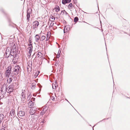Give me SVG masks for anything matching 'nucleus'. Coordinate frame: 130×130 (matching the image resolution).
I'll return each mask as SVG.
<instances>
[{
	"label": "nucleus",
	"mask_w": 130,
	"mask_h": 130,
	"mask_svg": "<svg viewBox=\"0 0 130 130\" xmlns=\"http://www.w3.org/2000/svg\"><path fill=\"white\" fill-rule=\"evenodd\" d=\"M55 20L54 17L53 16H50V20L51 21H53Z\"/></svg>",
	"instance_id": "obj_18"
},
{
	"label": "nucleus",
	"mask_w": 130,
	"mask_h": 130,
	"mask_svg": "<svg viewBox=\"0 0 130 130\" xmlns=\"http://www.w3.org/2000/svg\"><path fill=\"white\" fill-rule=\"evenodd\" d=\"M45 38V36H42L41 38L40 39V41H43L44 40Z\"/></svg>",
	"instance_id": "obj_21"
},
{
	"label": "nucleus",
	"mask_w": 130,
	"mask_h": 130,
	"mask_svg": "<svg viewBox=\"0 0 130 130\" xmlns=\"http://www.w3.org/2000/svg\"><path fill=\"white\" fill-rule=\"evenodd\" d=\"M61 52V50H60L59 49V50L58 52V53L57 55V58H59V57L60 56V54Z\"/></svg>",
	"instance_id": "obj_22"
},
{
	"label": "nucleus",
	"mask_w": 130,
	"mask_h": 130,
	"mask_svg": "<svg viewBox=\"0 0 130 130\" xmlns=\"http://www.w3.org/2000/svg\"><path fill=\"white\" fill-rule=\"evenodd\" d=\"M51 35V34L50 32H47V36L46 37V40H47L50 38Z\"/></svg>",
	"instance_id": "obj_12"
},
{
	"label": "nucleus",
	"mask_w": 130,
	"mask_h": 130,
	"mask_svg": "<svg viewBox=\"0 0 130 130\" xmlns=\"http://www.w3.org/2000/svg\"><path fill=\"white\" fill-rule=\"evenodd\" d=\"M4 86L3 85V86H2V91L3 92V91L4 90H6V87L4 88Z\"/></svg>",
	"instance_id": "obj_24"
},
{
	"label": "nucleus",
	"mask_w": 130,
	"mask_h": 130,
	"mask_svg": "<svg viewBox=\"0 0 130 130\" xmlns=\"http://www.w3.org/2000/svg\"><path fill=\"white\" fill-rule=\"evenodd\" d=\"M35 113V110L32 109H31L30 110V113L32 115H33Z\"/></svg>",
	"instance_id": "obj_15"
},
{
	"label": "nucleus",
	"mask_w": 130,
	"mask_h": 130,
	"mask_svg": "<svg viewBox=\"0 0 130 130\" xmlns=\"http://www.w3.org/2000/svg\"><path fill=\"white\" fill-rule=\"evenodd\" d=\"M58 87V85L57 82H55L53 84V89H55Z\"/></svg>",
	"instance_id": "obj_10"
},
{
	"label": "nucleus",
	"mask_w": 130,
	"mask_h": 130,
	"mask_svg": "<svg viewBox=\"0 0 130 130\" xmlns=\"http://www.w3.org/2000/svg\"><path fill=\"white\" fill-rule=\"evenodd\" d=\"M9 78L8 79L7 81L8 82H9V83H11L12 80V78H13V76H10V77H9Z\"/></svg>",
	"instance_id": "obj_14"
},
{
	"label": "nucleus",
	"mask_w": 130,
	"mask_h": 130,
	"mask_svg": "<svg viewBox=\"0 0 130 130\" xmlns=\"http://www.w3.org/2000/svg\"><path fill=\"white\" fill-rule=\"evenodd\" d=\"M44 110H43V111H41V115H43V114H44Z\"/></svg>",
	"instance_id": "obj_27"
},
{
	"label": "nucleus",
	"mask_w": 130,
	"mask_h": 130,
	"mask_svg": "<svg viewBox=\"0 0 130 130\" xmlns=\"http://www.w3.org/2000/svg\"><path fill=\"white\" fill-rule=\"evenodd\" d=\"M14 60V59H13V60Z\"/></svg>",
	"instance_id": "obj_34"
},
{
	"label": "nucleus",
	"mask_w": 130,
	"mask_h": 130,
	"mask_svg": "<svg viewBox=\"0 0 130 130\" xmlns=\"http://www.w3.org/2000/svg\"><path fill=\"white\" fill-rule=\"evenodd\" d=\"M14 86L12 85H10L9 86L7 89L8 92V93H11L14 91Z\"/></svg>",
	"instance_id": "obj_4"
},
{
	"label": "nucleus",
	"mask_w": 130,
	"mask_h": 130,
	"mask_svg": "<svg viewBox=\"0 0 130 130\" xmlns=\"http://www.w3.org/2000/svg\"><path fill=\"white\" fill-rule=\"evenodd\" d=\"M39 73V71H37L36 73H35V74L34 75V76L35 77H36L38 75Z\"/></svg>",
	"instance_id": "obj_23"
},
{
	"label": "nucleus",
	"mask_w": 130,
	"mask_h": 130,
	"mask_svg": "<svg viewBox=\"0 0 130 130\" xmlns=\"http://www.w3.org/2000/svg\"><path fill=\"white\" fill-rule=\"evenodd\" d=\"M70 30V27L69 25H67L65 27L64 29V33L67 32Z\"/></svg>",
	"instance_id": "obj_7"
},
{
	"label": "nucleus",
	"mask_w": 130,
	"mask_h": 130,
	"mask_svg": "<svg viewBox=\"0 0 130 130\" xmlns=\"http://www.w3.org/2000/svg\"><path fill=\"white\" fill-rule=\"evenodd\" d=\"M42 55V53L40 52H38V56L39 58H41Z\"/></svg>",
	"instance_id": "obj_20"
},
{
	"label": "nucleus",
	"mask_w": 130,
	"mask_h": 130,
	"mask_svg": "<svg viewBox=\"0 0 130 130\" xmlns=\"http://www.w3.org/2000/svg\"><path fill=\"white\" fill-rule=\"evenodd\" d=\"M78 20V18L77 17H75L74 19V21L75 22H76Z\"/></svg>",
	"instance_id": "obj_25"
},
{
	"label": "nucleus",
	"mask_w": 130,
	"mask_h": 130,
	"mask_svg": "<svg viewBox=\"0 0 130 130\" xmlns=\"http://www.w3.org/2000/svg\"><path fill=\"white\" fill-rule=\"evenodd\" d=\"M31 10L28 9L27 11V20L28 21L29 20V18L30 17V15L31 14Z\"/></svg>",
	"instance_id": "obj_6"
},
{
	"label": "nucleus",
	"mask_w": 130,
	"mask_h": 130,
	"mask_svg": "<svg viewBox=\"0 0 130 130\" xmlns=\"http://www.w3.org/2000/svg\"><path fill=\"white\" fill-rule=\"evenodd\" d=\"M51 99L53 100H54L55 99V98L54 96H52L51 98Z\"/></svg>",
	"instance_id": "obj_29"
},
{
	"label": "nucleus",
	"mask_w": 130,
	"mask_h": 130,
	"mask_svg": "<svg viewBox=\"0 0 130 130\" xmlns=\"http://www.w3.org/2000/svg\"><path fill=\"white\" fill-rule=\"evenodd\" d=\"M34 105V103L32 102V101H30L28 104V106L29 107L31 108Z\"/></svg>",
	"instance_id": "obj_8"
},
{
	"label": "nucleus",
	"mask_w": 130,
	"mask_h": 130,
	"mask_svg": "<svg viewBox=\"0 0 130 130\" xmlns=\"http://www.w3.org/2000/svg\"><path fill=\"white\" fill-rule=\"evenodd\" d=\"M14 111L13 109H12L10 111V113L12 116H13L14 115Z\"/></svg>",
	"instance_id": "obj_16"
},
{
	"label": "nucleus",
	"mask_w": 130,
	"mask_h": 130,
	"mask_svg": "<svg viewBox=\"0 0 130 130\" xmlns=\"http://www.w3.org/2000/svg\"><path fill=\"white\" fill-rule=\"evenodd\" d=\"M10 71L9 70H7L6 73V76L8 77H9L10 75Z\"/></svg>",
	"instance_id": "obj_11"
},
{
	"label": "nucleus",
	"mask_w": 130,
	"mask_h": 130,
	"mask_svg": "<svg viewBox=\"0 0 130 130\" xmlns=\"http://www.w3.org/2000/svg\"><path fill=\"white\" fill-rule=\"evenodd\" d=\"M13 72L14 74L16 75L20 74V68L19 66H17L14 67L13 69Z\"/></svg>",
	"instance_id": "obj_1"
},
{
	"label": "nucleus",
	"mask_w": 130,
	"mask_h": 130,
	"mask_svg": "<svg viewBox=\"0 0 130 130\" xmlns=\"http://www.w3.org/2000/svg\"><path fill=\"white\" fill-rule=\"evenodd\" d=\"M73 7V4L72 3L70 4L68 6V8L69 9H70L71 8Z\"/></svg>",
	"instance_id": "obj_19"
},
{
	"label": "nucleus",
	"mask_w": 130,
	"mask_h": 130,
	"mask_svg": "<svg viewBox=\"0 0 130 130\" xmlns=\"http://www.w3.org/2000/svg\"><path fill=\"white\" fill-rule=\"evenodd\" d=\"M42 122L43 123H44V121H42Z\"/></svg>",
	"instance_id": "obj_33"
},
{
	"label": "nucleus",
	"mask_w": 130,
	"mask_h": 130,
	"mask_svg": "<svg viewBox=\"0 0 130 130\" xmlns=\"http://www.w3.org/2000/svg\"><path fill=\"white\" fill-rule=\"evenodd\" d=\"M25 112L24 111H19V113L18 114V116L20 117H23L25 115Z\"/></svg>",
	"instance_id": "obj_9"
},
{
	"label": "nucleus",
	"mask_w": 130,
	"mask_h": 130,
	"mask_svg": "<svg viewBox=\"0 0 130 130\" xmlns=\"http://www.w3.org/2000/svg\"><path fill=\"white\" fill-rule=\"evenodd\" d=\"M40 38V36L38 35H36L35 37V39L36 42H38Z\"/></svg>",
	"instance_id": "obj_13"
},
{
	"label": "nucleus",
	"mask_w": 130,
	"mask_h": 130,
	"mask_svg": "<svg viewBox=\"0 0 130 130\" xmlns=\"http://www.w3.org/2000/svg\"><path fill=\"white\" fill-rule=\"evenodd\" d=\"M34 98H32V99H31V100H34Z\"/></svg>",
	"instance_id": "obj_32"
},
{
	"label": "nucleus",
	"mask_w": 130,
	"mask_h": 130,
	"mask_svg": "<svg viewBox=\"0 0 130 130\" xmlns=\"http://www.w3.org/2000/svg\"><path fill=\"white\" fill-rule=\"evenodd\" d=\"M32 48L33 46L31 44H29L28 45V47L27 49L30 56L31 55V53L32 51Z\"/></svg>",
	"instance_id": "obj_3"
},
{
	"label": "nucleus",
	"mask_w": 130,
	"mask_h": 130,
	"mask_svg": "<svg viewBox=\"0 0 130 130\" xmlns=\"http://www.w3.org/2000/svg\"><path fill=\"white\" fill-rule=\"evenodd\" d=\"M71 0H66L67 3H68L70 2Z\"/></svg>",
	"instance_id": "obj_28"
},
{
	"label": "nucleus",
	"mask_w": 130,
	"mask_h": 130,
	"mask_svg": "<svg viewBox=\"0 0 130 130\" xmlns=\"http://www.w3.org/2000/svg\"><path fill=\"white\" fill-rule=\"evenodd\" d=\"M39 25V22L37 21H35L33 22L32 24V28L34 29H36L38 27Z\"/></svg>",
	"instance_id": "obj_2"
},
{
	"label": "nucleus",
	"mask_w": 130,
	"mask_h": 130,
	"mask_svg": "<svg viewBox=\"0 0 130 130\" xmlns=\"http://www.w3.org/2000/svg\"><path fill=\"white\" fill-rule=\"evenodd\" d=\"M11 49L9 47H8L6 49V55H9L11 54V56H12L13 57V55H12V54H11Z\"/></svg>",
	"instance_id": "obj_5"
},
{
	"label": "nucleus",
	"mask_w": 130,
	"mask_h": 130,
	"mask_svg": "<svg viewBox=\"0 0 130 130\" xmlns=\"http://www.w3.org/2000/svg\"><path fill=\"white\" fill-rule=\"evenodd\" d=\"M62 3L63 4H65L66 3H67V2L66 1V0H62Z\"/></svg>",
	"instance_id": "obj_26"
},
{
	"label": "nucleus",
	"mask_w": 130,
	"mask_h": 130,
	"mask_svg": "<svg viewBox=\"0 0 130 130\" xmlns=\"http://www.w3.org/2000/svg\"><path fill=\"white\" fill-rule=\"evenodd\" d=\"M29 43H30V44H31V43L32 42H31V40L29 39Z\"/></svg>",
	"instance_id": "obj_30"
},
{
	"label": "nucleus",
	"mask_w": 130,
	"mask_h": 130,
	"mask_svg": "<svg viewBox=\"0 0 130 130\" xmlns=\"http://www.w3.org/2000/svg\"><path fill=\"white\" fill-rule=\"evenodd\" d=\"M0 130H5V129L4 128H2Z\"/></svg>",
	"instance_id": "obj_31"
},
{
	"label": "nucleus",
	"mask_w": 130,
	"mask_h": 130,
	"mask_svg": "<svg viewBox=\"0 0 130 130\" xmlns=\"http://www.w3.org/2000/svg\"><path fill=\"white\" fill-rule=\"evenodd\" d=\"M55 9V11L56 12H58L60 10V8L58 6H56Z\"/></svg>",
	"instance_id": "obj_17"
}]
</instances>
